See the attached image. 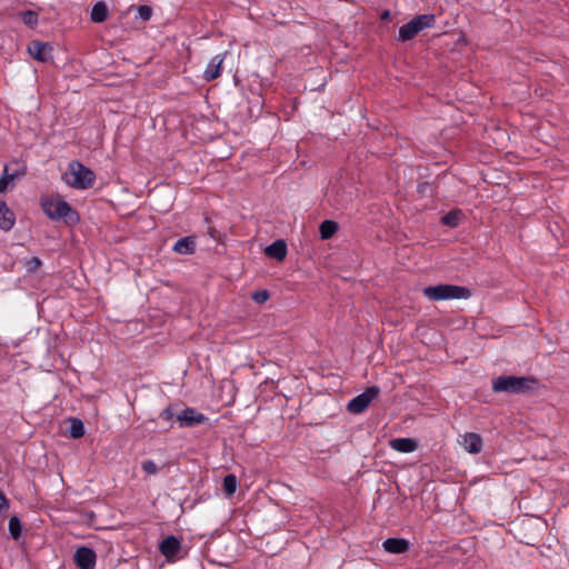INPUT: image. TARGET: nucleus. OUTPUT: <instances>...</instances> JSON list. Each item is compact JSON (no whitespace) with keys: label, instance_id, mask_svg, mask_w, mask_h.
<instances>
[{"label":"nucleus","instance_id":"obj_22","mask_svg":"<svg viewBox=\"0 0 569 569\" xmlns=\"http://www.w3.org/2000/svg\"><path fill=\"white\" fill-rule=\"evenodd\" d=\"M8 529H9L10 536L14 540H18L21 537L22 525H21L20 519L17 516H12L9 519Z\"/></svg>","mask_w":569,"mask_h":569},{"label":"nucleus","instance_id":"obj_21","mask_svg":"<svg viewBox=\"0 0 569 569\" xmlns=\"http://www.w3.org/2000/svg\"><path fill=\"white\" fill-rule=\"evenodd\" d=\"M462 212L460 210H453V211H450L448 213H446L442 218H441V222L445 224V226H448V227H451V228H455L457 226H459L460 221H461V218H462Z\"/></svg>","mask_w":569,"mask_h":569},{"label":"nucleus","instance_id":"obj_11","mask_svg":"<svg viewBox=\"0 0 569 569\" xmlns=\"http://www.w3.org/2000/svg\"><path fill=\"white\" fill-rule=\"evenodd\" d=\"M181 549L180 541L174 536H168L159 546L160 552L168 559L174 560Z\"/></svg>","mask_w":569,"mask_h":569},{"label":"nucleus","instance_id":"obj_17","mask_svg":"<svg viewBox=\"0 0 569 569\" xmlns=\"http://www.w3.org/2000/svg\"><path fill=\"white\" fill-rule=\"evenodd\" d=\"M194 250L196 241L193 237L181 238L173 246V251L179 254H192Z\"/></svg>","mask_w":569,"mask_h":569},{"label":"nucleus","instance_id":"obj_12","mask_svg":"<svg viewBox=\"0 0 569 569\" xmlns=\"http://www.w3.org/2000/svg\"><path fill=\"white\" fill-rule=\"evenodd\" d=\"M16 224V214L8 204L0 200V229L4 232L12 230Z\"/></svg>","mask_w":569,"mask_h":569},{"label":"nucleus","instance_id":"obj_20","mask_svg":"<svg viewBox=\"0 0 569 569\" xmlns=\"http://www.w3.org/2000/svg\"><path fill=\"white\" fill-rule=\"evenodd\" d=\"M338 231V223L332 220H325L319 227L321 239H330Z\"/></svg>","mask_w":569,"mask_h":569},{"label":"nucleus","instance_id":"obj_25","mask_svg":"<svg viewBox=\"0 0 569 569\" xmlns=\"http://www.w3.org/2000/svg\"><path fill=\"white\" fill-rule=\"evenodd\" d=\"M21 20L29 27H34L38 23V13L31 10L21 12Z\"/></svg>","mask_w":569,"mask_h":569},{"label":"nucleus","instance_id":"obj_10","mask_svg":"<svg viewBox=\"0 0 569 569\" xmlns=\"http://www.w3.org/2000/svg\"><path fill=\"white\" fill-rule=\"evenodd\" d=\"M460 443L465 450L471 455L481 452L483 446L481 436L476 432H466L462 435Z\"/></svg>","mask_w":569,"mask_h":569},{"label":"nucleus","instance_id":"obj_9","mask_svg":"<svg viewBox=\"0 0 569 569\" xmlns=\"http://www.w3.org/2000/svg\"><path fill=\"white\" fill-rule=\"evenodd\" d=\"M223 60H224V54H216L214 57L211 58V60L208 62V64L203 71V74H202V78L207 82L213 81L214 79L220 77L221 71H222Z\"/></svg>","mask_w":569,"mask_h":569},{"label":"nucleus","instance_id":"obj_16","mask_svg":"<svg viewBox=\"0 0 569 569\" xmlns=\"http://www.w3.org/2000/svg\"><path fill=\"white\" fill-rule=\"evenodd\" d=\"M266 254L279 261L283 260L287 256V244L283 240H276L264 250Z\"/></svg>","mask_w":569,"mask_h":569},{"label":"nucleus","instance_id":"obj_5","mask_svg":"<svg viewBox=\"0 0 569 569\" xmlns=\"http://www.w3.org/2000/svg\"><path fill=\"white\" fill-rule=\"evenodd\" d=\"M42 209L49 218L56 220L67 219L73 213L70 204L62 199H46L42 201Z\"/></svg>","mask_w":569,"mask_h":569},{"label":"nucleus","instance_id":"obj_18","mask_svg":"<svg viewBox=\"0 0 569 569\" xmlns=\"http://www.w3.org/2000/svg\"><path fill=\"white\" fill-rule=\"evenodd\" d=\"M27 168L22 167L20 170L14 172H9V168L6 166L3 170V174L0 178V193L4 192L9 186L10 181H13L17 178L23 177L26 174Z\"/></svg>","mask_w":569,"mask_h":569},{"label":"nucleus","instance_id":"obj_8","mask_svg":"<svg viewBox=\"0 0 569 569\" xmlns=\"http://www.w3.org/2000/svg\"><path fill=\"white\" fill-rule=\"evenodd\" d=\"M97 556L96 552L88 547H80L74 552V562L80 569H94Z\"/></svg>","mask_w":569,"mask_h":569},{"label":"nucleus","instance_id":"obj_1","mask_svg":"<svg viewBox=\"0 0 569 569\" xmlns=\"http://www.w3.org/2000/svg\"><path fill=\"white\" fill-rule=\"evenodd\" d=\"M63 180L68 186L77 190H86L93 186L96 173L80 161L73 160L68 164Z\"/></svg>","mask_w":569,"mask_h":569},{"label":"nucleus","instance_id":"obj_2","mask_svg":"<svg viewBox=\"0 0 569 569\" xmlns=\"http://www.w3.org/2000/svg\"><path fill=\"white\" fill-rule=\"evenodd\" d=\"M422 293L432 301H443L452 299H468L469 289L456 284H437L423 288Z\"/></svg>","mask_w":569,"mask_h":569},{"label":"nucleus","instance_id":"obj_29","mask_svg":"<svg viewBox=\"0 0 569 569\" xmlns=\"http://www.w3.org/2000/svg\"><path fill=\"white\" fill-rule=\"evenodd\" d=\"M138 13L142 20L147 21L151 18L152 11L148 6H140L138 8Z\"/></svg>","mask_w":569,"mask_h":569},{"label":"nucleus","instance_id":"obj_6","mask_svg":"<svg viewBox=\"0 0 569 569\" xmlns=\"http://www.w3.org/2000/svg\"><path fill=\"white\" fill-rule=\"evenodd\" d=\"M379 393L380 389L376 386L367 388L362 393L349 401L347 406L348 411L356 415L363 412Z\"/></svg>","mask_w":569,"mask_h":569},{"label":"nucleus","instance_id":"obj_15","mask_svg":"<svg viewBox=\"0 0 569 569\" xmlns=\"http://www.w3.org/2000/svg\"><path fill=\"white\" fill-rule=\"evenodd\" d=\"M389 446L398 452L409 453L418 448V442L411 438H396L389 441Z\"/></svg>","mask_w":569,"mask_h":569},{"label":"nucleus","instance_id":"obj_23","mask_svg":"<svg viewBox=\"0 0 569 569\" xmlns=\"http://www.w3.org/2000/svg\"><path fill=\"white\" fill-rule=\"evenodd\" d=\"M222 487L227 496H232L238 487L237 477L234 475H227L223 478Z\"/></svg>","mask_w":569,"mask_h":569},{"label":"nucleus","instance_id":"obj_14","mask_svg":"<svg viewBox=\"0 0 569 569\" xmlns=\"http://www.w3.org/2000/svg\"><path fill=\"white\" fill-rule=\"evenodd\" d=\"M382 547L389 553L400 555L409 550L410 543L402 538H388L383 541Z\"/></svg>","mask_w":569,"mask_h":569},{"label":"nucleus","instance_id":"obj_7","mask_svg":"<svg viewBox=\"0 0 569 569\" xmlns=\"http://www.w3.org/2000/svg\"><path fill=\"white\" fill-rule=\"evenodd\" d=\"M176 417L180 428L194 427L208 420L203 413L198 412L194 408H186Z\"/></svg>","mask_w":569,"mask_h":569},{"label":"nucleus","instance_id":"obj_28","mask_svg":"<svg viewBox=\"0 0 569 569\" xmlns=\"http://www.w3.org/2000/svg\"><path fill=\"white\" fill-rule=\"evenodd\" d=\"M141 468L148 475H154L158 472V466L153 460L143 461Z\"/></svg>","mask_w":569,"mask_h":569},{"label":"nucleus","instance_id":"obj_3","mask_svg":"<svg viewBox=\"0 0 569 569\" xmlns=\"http://www.w3.org/2000/svg\"><path fill=\"white\" fill-rule=\"evenodd\" d=\"M535 382L528 377L500 376L492 381V389L496 392L523 393L529 391Z\"/></svg>","mask_w":569,"mask_h":569},{"label":"nucleus","instance_id":"obj_27","mask_svg":"<svg viewBox=\"0 0 569 569\" xmlns=\"http://www.w3.org/2000/svg\"><path fill=\"white\" fill-rule=\"evenodd\" d=\"M270 298L268 290H258L252 293V300L259 305L264 303Z\"/></svg>","mask_w":569,"mask_h":569},{"label":"nucleus","instance_id":"obj_30","mask_svg":"<svg viewBox=\"0 0 569 569\" xmlns=\"http://www.w3.org/2000/svg\"><path fill=\"white\" fill-rule=\"evenodd\" d=\"M173 417H174V413L171 411L170 408H166L160 413V418L163 420H167V421L171 420Z\"/></svg>","mask_w":569,"mask_h":569},{"label":"nucleus","instance_id":"obj_24","mask_svg":"<svg viewBox=\"0 0 569 569\" xmlns=\"http://www.w3.org/2000/svg\"><path fill=\"white\" fill-rule=\"evenodd\" d=\"M84 433V427H83V423L81 420L79 419H73L71 421V426L69 428V435L74 438V439H78V438H81Z\"/></svg>","mask_w":569,"mask_h":569},{"label":"nucleus","instance_id":"obj_31","mask_svg":"<svg viewBox=\"0 0 569 569\" xmlns=\"http://www.w3.org/2000/svg\"><path fill=\"white\" fill-rule=\"evenodd\" d=\"M9 503L4 495L0 491V512L8 509Z\"/></svg>","mask_w":569,"mask_h":569},{"label":"nucleus","instance_id":"obj_26","mask_svg":"<svg viewBox=\"0 0 569 569\" xmlns=\"http://www.w3.org/2000/svg\"><path fill=\"white\" fill-rule=\"evenodd\" d=\"M41 264L42 262L38 257H33L24 262V267L28 272H36Z\"/></svg>","mask_w":569,"mask_h":569},{"label":"nucleus","instance_id":"obj_13","mask_svg":"<svg viewBox=\"0 0 569 569\" xmlns=\"http://www.w3.org/2000/svg\"><path fill=\"white\" fill-rule=\"evenodd\" d=\"M28 51L36 60L41 62H46L51 58V47L44 42H32L28 47Z\"/></svg>","mask_w":569,"mask_h":569},{"label":"nucleus","instance_id":"obj_32","mask_svg":"<svg viewBox=\"0 0 569 569\" xmlns=\"http://www.w3.org/2000/svg\"><path fill=\"white\" fill-rule=\"evenodd\" d=\"M389 17V12L386 11L383 14H382V18H388Z\"/></svg>","mask_w":569,"mask_h":569},{"label":"nucleus","instance_id":"obj_4","mask_svg":"<svg viewBox=\"0 0 569 569\" xmlns=\"http://www.w3.org/2000/svg\"><path fill=\"white\" fill-rule=\"evenodd\" d=\"M436 23L435 14L416 16L409 22L399 29L398 40L406 42L413 39L420 31L433 27Z\"/></svg>","mask_w":569,"mask_h":569},{"label":"nucleus","instance_id":"obj_19","mask_svg":"<svg viewBox=\"0 0 569 569\" xmlns=\"http://www.w3.org/2000/svg\"><path fill=\"white\" fill-rule=\"evenodd\" d=\"M90 18L93 22L101 23L108 18V7L103 1H98L91 9Z\"/></svg>","mask_w":569,"mask_h":569}]
</instances>
